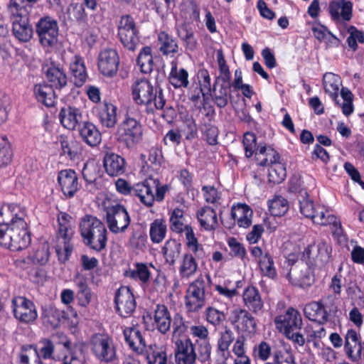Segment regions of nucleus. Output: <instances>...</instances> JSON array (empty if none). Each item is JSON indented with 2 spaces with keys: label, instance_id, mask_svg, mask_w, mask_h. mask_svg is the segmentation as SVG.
Returning <instances> with one entry per match:
<instances>
[{
  "label": "nucleus",
  "instance_id": "obj_1",
  "mask_svg": "<svg viewBox=\"0 0 364 364\" xmlns=\"http://www.w3.org/2000/svg\"><path fill=\"white\" fill-rule=\"evenodd\" d=\"M27 223L23 216L13 215L10 208L0 210V245L12 251L26 248L31 242Z\"/></svg>",
  "mask_w": 364,
  "mask_h": 364
},
{
  "label": "nucleus",
  "instance_id": "obj_2",
  "mask_svg": "<svg viewBox=\"0 0 364 364\" xmlns=\"http://www.w3.org/2000/svg\"><path fill=\"white\" fill-rule=\"evenodd\" d=\"M80 232L85 245L96 252L106 247L107 231L105 225L98 218L85 215L80 223Z\"/></svg>",
  "mask_w": 364,
  "mask_h": 364
},
{
  "label": "nucleus",
  "instance_id": "obj_3",
  "mask_svg": "<svg viewBox=\"0 0 364 364\" xmlns=\"http://www.w3.org/2000/svg\"><path fill=\"white\" fill-rule=\"evenodd\" d=\"M132 95L137 105H145L151 112L154 109H162L166 103L162 90L154 91L153 85L146 78L136 80L133 83Z\"/></svg>",
  "mask_w": 364,
  "mask_h": 364
},
{
  "label": "nucleus",
  "instance_id": "obj_4",
  "mask_svg": "<svg viewBox=\"0 0 364 364\" xmlns=\"http://www.w3.org/2000/svg\"><path fill=\"white\" fill-rule=\"evenodd\" d=\"M299 211L304 217L311 219L314 225L319 226L332 225L334 228V233H341L340 220L331 214L324 205H315L311 199L302 200L299 206Z\"/></svg>",
  "mask_w": 364,
  "mask_h": 364
},
{
  "label": "nucleus",
  "instance_id": "obj_5",
  "mask_svg": "<svg viewBox=\"0 0 364 364\" xmlns=\"http://www.w3.org/2000/svg\"><path fill=\"white\" fill-rule=\"evenodd\" d=\"M58 221L59 245L56 247V253L60 260L65 262L73 250V246L70 242L74 233L72 218L65 213H60L58 215Z\"/></svg>",
  "mask_w": 364,
  "mask_h": 364
},
{
  "label": "nucleus",
  "instance_id": "obj_6",
  "mask_svg": "<svg viewBox=\"0 0 364 364\" xmlns=\"http://www.w3.org/2000/svg\"><path fill=\"white\" fill-rule=\"evenodd\" d=\"M117 136L127 147H133L142 139V125L134 117L126 116L117 127Z\"/></svg>",
  "mask_w": 364,
  "mask_h": 364
},
{
  "label": "nucleus",
  "instance_id": "obj_7",
  "mask_svg": "<svg viewBox=\"0 0 364 364\" xmlns=\"http://www.w3.org/2000/svg\"><path fill=\"white\" fill-rule=\"evenodd\" d=\"M205 305V282L202 276L191 282L185 295V306L188 312L196 313Z\"/></svg>",
  "mask_w": 364,
  "mask_h": 364
},
{
  "label": "nucleus",
  "instance_id": "obj_8",
  "mask_svg": "<svg viewBox=\"0 0 364 364\" xmlns=\"http://www.w3.org/2000/svg\"><path fill=\"white\" fill-rule=\"evenodd\" d=\"M117 36L122 44L129 50H134L139 43V30L130 15L121 16L117 25Z\"/></svg>",
  "mask_w": 364,
  "mask_h": 364
},
{
  "label": "nucleus",
  "instance_id": "obj_9",
  "mask_svg": "<svg viewBox=\"0 0 364 364\" xmlns=\"http://www.w3.org/2000/svg\"><path fill=\"white\" fill-rule=\"evenodd\" d=\"M90 350L95 358L101 363L113 362L117 356L116 349L111 338L95 334L90 340Z\"/></svg>",
  "mask_w": 364,
  "mask_h": 364
},
{
  "label": "nucleus",
  "instance_id": "obj_10",
  "mask_svg": "<svg viewBox=\"0 0 364 364\" xmlns=\"http://www.w3.org/2000/svg\"><path fill=\"white\" fill-rule=\"evenodd\" d=\"M11 309L14 318L21 323H33L38 318L36 306L25 296L12 298Z\"/></svg>",
  "mask_w": 364,
  "mask_h": 364
},
{
  "label": "nucleus",
  "instance_id": "obj_11",
  "mask_svg": "<svg viewBox=\"0 0 364 364\" xmlns=\"http://www.w3.org/2000/svg\"><path fill=\"white\" fill-rule=\"evenodd\" d=\"M36 31L43 46L51 47L57 43L59 28L53 18L48 16L41 18L36 25Z\"/></svg>",
  "mask_w": 364,
  "mask_h": 364
},
{
  "label": "nucleus",
  "instance_id": "obj_12",
  "mask_svg": "<svg viewBox=\"0 0 364 364\" xmlns=\"http://www.w3.org/2000/svg\"><path fill=\"white\" fill-rule=\"evenodd\" d=\"M107 223L113 233L124 232L130 224V217L127 209L120 204L108 206L106 209Z\"/></svg>",
  "mask_w": 364,
  "mask_h": 364
},
{
  "label": "nucleus",
  "instance_id": "obj_13",
  "mask_svg": "<svg viewBox=\"0 0 364 364\" xmlns=\"http://www.w3.org/2000/svg\"><path fill=\"white\" fill-rule=\"evenodd\" d=\"M174 343V356L176 364H196V346L191 338L172 339Z\"/></svg>",
  "mask_w": 364,
  "mask_h": 364
},
{
  "label": "nucleus",
  "instance_id": "obj_14",
  "mask_svg": "<svg viewBox=\"0 0 364 364\" xmlns=\"http://www.w3.org/2000/svg\"><path fill=\"white\" fill-rule=\"evenodd\" d=\"M114 303L117 312L122 317H129L135 311L136 303L132 289L126 286L118 289L115 293Z\"/></svg>",
  "mask_w": 364,
  "mask_h": 364
},
{
  "label": "nucleus",
  "instance_id": "obj_15",
  "mask_svg": "<svg viewBox=\"0 0 364 364\" xmlns=\"http://www.w3.org/2000/svg\"><path fill=\"white\" fill-rule=\"evenodd\" d=\"M230 320L239 333L255 334L257 323L255 318L245 309L237 308L231 311Z\"/></svg>",
  "mask_w": 364,
  "mask_h": 364
},
{
  "label": "nucleus",
  "instance_id": "obj_16",
  "mask_svg": "<svg viewBox=\"0 0 364 364\" xmlns=\"http://www.w3.org/2000/svg\"><path fill=\"white\" fill-rule=\"evenodd\" d=\"M57 181L61 192L67 198H73L80 190V184L78 176L71 168L63 169L59 171Z\"/></svg>",
  "mask_w": 364,
  "mask_h": 364
},
{
  "label": "nucleus",
  "instance_id": "obj_17",
  "mask_svg": "<svg viewBox=\"0 0 364 364\" xmlns=\"http://www.w3.org/2000/svg\"><path fill=\"white\" fill-rule=\"evenodd\" d=\"M97 60L99 70L103 75L112 77L117 74L119 65V57L115 49H103L99 53Z\"/></svg>",
  "mask_w": 364,
  "mask_h": 364
},
{
  "label": "nucleus",
  "instance_id": "obj_18",
  "mask_svg": "<svg viewBox=\"0 0 364 364\" xmlns=\"http://www.w3.org/2000/svg\"><path fill=\"white\" fill-rule=\"evenodd\" d=\"M275 323L277 328L284 333L300 330L303 323L300 313L292 307L287 309L284 315L277 316L275 318Z\"/></svg>",
  "mask_w": 364,
  "mask_h": 364
},
{
  "label": "nucleus",
  "instance_id": "obj_19",
  "mask_svg": "<svg viewBox=\"0 0 364 364\" xmlns=\"http://www.w3.org/2000/svg\"><path fill=\"white\" fill-rule=\"evenodd\" d=\"M157 186V182L153 178L145 179L142 182L134 185L132 194L137 197L139 201L147 207L153 205L155 200L154 189Z\"/></svg>",
  "mask_w": 364,
  "mask_h": 364
},
{
  "label": "nucleus",
  "instance_id": "obj_20",
  "mask_svg": "<svg viewBox=\"0 0 364 364\" xmlns=\"http://www.w3.org/2000/svg\"><path fill=\"white\" fill-rule=\"evenodd\" d=\"M125 343L129 348L139 355L145 353L146 343L144 336L137 326L125 327L123 330Z\"/></svg>",
  "mask_w": 364,
  "mask_h": 364
},
{
  "label": "nucleus",
  "instance_id": "obj_21",
  "mask_svg": "<svg viewBox=\"0 0 364 364\" xmlns=\"http://www.w3.org/2000/svg\"><path fill=\"white\" fill-rule=\"evenodd\" d=\"M117 107L112 103L104 102L95 107L94 112L103 127L113 128L117 122Z\"/></svg>",
  "mask_w": 364,
  "mask_h": 364
},
{
  "label": "nucleus",
  "instance_id": "obj_22",
  "mask_svg": "<svg viewBox=\"0 0 364 364\" xmlns=\"http://www.w3.org/2000/svg\"><path fill=\"white\" fill-rule=\"evenodd\" d=\"M329 12L333 21H348L352 18L353 4L350 1L338 0L329 3Z\"/></svg>",
  "mask_w": 364,
  "mask_h": 364
},
{
  "label": "nucleus",
  "instance_id": "obj_23",
  "mask_svg": "<svg viewBox=\"0 0 364 364\" xmlns=\"http://www.w3.org/2000/svg\"><path fill=\"white\" fill-rule=\"evenodd\" d=\"M32 5L26 0H9L6 11L10 21L29 18Z\"/></svg>",
  "mask_w": 364,
  "mask_h": 364
},
{
  "label": "nucleus",
  "instance_id": "obj_24",
  "mask_svg": "<svg viewBox=\"0 0 364 364\" xmlns=\"http://www.w3.org/2000/svg\"><path fill=\"white\" fill-rule=\"evenodd\" d=\"M82 118V112L80 109L71 106L62 108L59 114L61 124L70 130L75 129L77 126L79 127Z\"/></svg>",
  "mask_w": 364,
  "mask_h": 364
},
{
  "label": "nucleus",
  "instance_id": "obj_25",
  "mask_svg": "<svg viewBox=\"0 0 364 364\" xmlns=\"http://www.w3.org/2000/svg\"><path fill=\"white\" fill-rule=\"evenodd\" d=\"M46 78L50 86L55 89H62L67 84V77L64 70L53 63L47 64L43 67Z\"/></svg>",
  "mask_w": 364,
  "mask_h": 364
},
{
  "label": "nucleus",
  "instance_id": "obj_26",
  "mask_svg": "<svg viewBox=\"0 0 364 364\" xmlns=\"http://www.w3.org/2000/svg\"><path fill=\"white\" fill-rule=\"evenodd\" d=\"M171 324L170 312L164 305H157L154 313V326L161 333L169 331Z\"/></svg>",
  "mask_w": 364,
  "mask_h": 364
},
{
  "label": "nucleus",
  "instance_id": "obj_27",
  "mask_svg": "<svg viewBox=\"0 0 364 364\" xmlns=\"http://www.w3.org/2000/svg\"><path fill=\"white\" fill-rule=\"evenodd\" d=\"M78 129L81 138L89 146H96L101 142V134L93 123L84 122L79 125Z\"/></svg>",
  "mask_w": 364,
  "mask_h": 364
},
{
  "label": "nucleus",
  "instance_id": "obj_28",
  "mask_svg": "<svg viewBox=\"0 0 364 364\" xmlns=\"http://www.w3.org/2000/svg\"><path fill=\"white\" fill-rule=\"evenodd\" d=\"M198 269V262L191 253H185L182 255L178 265V273L181 279L188 280L193 277Z\"/></svg>",
  "mask_w": 364,
  "mask_h": 364
},
{
  "label": "nucleus",
  "instance_id": "obj_29",
  "mask_svg": "<svg viewBox=\"0 0 364 364\" xmlns=\"http://www.w3.org/2000/svg\"><path fill=\"white\" fill-rule=\"evenodd\" d=\"M168 80L175 89L186 88L189 85L188 73L184 68H178L177 63L172 61Z\"/></svg>",
  "mask_w": 364,
  "mask_h": 364
},
{
  "label": "nucleus",
  "instance_id": "obj_30",
  "mask_svg": "<svg viewBox=\"0 0 364 364\" xmlns=\"http://www.w3.org/2000/svg\"><path fill=\"white\" fill-rule=\"evenodd\" d=\"M305 316L311 321L323 323L328 321V314L324 306L318 301H312L307 304L304 309Z\"/></svg>",
  "mask_w": 364,
  "mask_h": 364
},
{
  "label": "nucleus",
  "instance_id": "obj_31",
  "mask_svg": "<svg viewBox=\"0 0 364 364\" xmlns=\"http://www.w3.org/2000/svg\"><path fill=\"white\" fill-rule=\"evenodd\" d=\"M14 36L20 42H28L33 37V29L29 18L11 21Z\"/></svg>",
  "mask_w": 364,
  "mask_h": 364
},
{
  "label": "nucleus",
  "instance_id": "obj_32",
  "mask_svg": "<svg viewBox=\"0 0 364 364\" xmlns=\"http://www.w3.org/2000/svg\"><path fill=\"white\" fill-rule=\"evenodd\" d=\"M253 212L246 204L239 203L233 205L231 210V215L239 227L247 228L252 224Z\"/></svg>",
  "mask_w": 364,
  "mask_h": 364
},
{
  "label": "nucleus",
  "instance_id": "obj_33",
  "mask_svg": "<svg viewBox=\"0 0 364 364\" xmlns=\"http://www.w3.org/2000/svg\"><path fill=\"white\" fill-rule=\"evenodd\" d=\"M104 166L107 173L111 176H117L125 171L124 159L115 154L105 155Z\"/></svg>",
  "mask_w": 364,
  "mask_h": 364
},
{
  "label": "nucleus",
  "instance_id": "obj_34",
  "mask_svg": "<svg viewBox=\"0 0 364 364\" xmlns=\"http://www.w3.org/2000/svg\"><path fill=\"white\" fill-rule=\"evenodd\" d=\"M245 305L249 310L257 313L263 308L264 304L258 289L255 287H247L242 294Z\"/></svg>",
  "mask_w": 364,
  "mask_h": 364
},
{
  "label": "nucleus",
  "instance_id": "obj_35",
  "mask_svg": "<svg viewBox=\"0 0 364 364\" xmlns=\"http://www.w3.org/2000/svg\"><path fill=\"white\" fill-rule=\"evenodd\" d=\"M342 81L339 75L333 73H326L323 77V85L325 92L338 105V97Z\"/></svg>",
  "mask_w": 364,
  "mask_h": 364
},
{
  "label": "nucleus",
  "instance_id": "obj_36",
  "mask_svg": "<svg viewBox=\"0 0 364 364\" xmlns=\"http://www.w3.org/2000/svg\"><path fill=\"white\" fill-rule=\"evenodd\" d=\"M181 245L176 240H168L161 249L166 264L169 266L175 265L180 257Z\"/></svg>",
  "mask_w": 364,
  "mask_h": 364
},
{
  "label": "nucleus",
  "instance_id": "obj_37",
  "mask_svg": "<svg viewBox=\"0 0 364 364\" xmlns=\"http://www.w3.org/2000/svg\"><path fill=\"white\" fill-rule=\"evenodd\" d=\"M197 218L200 225L206 230H212L218 224L215 211L210 207H203L198 210Z\"/></svg>",
  "mask_w": 364,
  "mask_h": 364
},
{
  "label": "nucleus",
  "instance_id": "obj_38",
  "mask_svg": "<svg viewBox=\"0 0 364 364\" xmlns=\"http://www.w3.org/2000/svg\"><path fill=\"white\" fill-rule=\"evenodd\" d=\"M34 95L36 100L47 107H51L55 103V92L53 87L47 84H38L34 87Z\"/></svg>",
  "mask_w": 364,
  "mask_h": 364
},
{
  "label": "nucleus",
  "instance_id": "obj_39",
  "mask_svg": "<svg viewBox=\"0 0 364 364\" xmlns=\"http://www.w3.org/2000/svg\"><path fill=\"white\" fill-rule=\"evenodd\" d=\"M70 70L74 77V83L77 87H81L85 82L87 73L83 60L75 55L72 60Z\"/></svg>",
  "mask_w": 364,
  "mask_h": 364
},
{
  "label": "nucleus",
  "instance_id": "obj_40",
  "mask_svg": "<svg viewBox=\"0 0 364 364\" xmlns=\"http://www.w3.org/2000/svg\"><path fill=\"white\" fill-rule=\"evenodd\" d=\"M159 50L165 55H174L178 51V46L174 38L165 31L158 34Z\"/></svg>",
  "mask_w": 364,
  "mask_h": 364
},
{
  "label": "nucleus",
  "instance_id": "obj_41",
  "mask_svg": "<svg viewBox=\"0 0 364 364\" xmlns=\"http://www.w3.org/2000/svg\"><path fill=\"white\" fill-rule=\"evenodd\" d=\"M307 252L309 254L314 252L313 258L316 260L327 262L331 257V247L326 242L321 241L317 245L309 246Z\"/></svg>",
  "mask_w": 364,
  "mask_h": 364
},
{
  "label": "nucleus",
  "instance_id": "obj_42",
  "mask_svg": "<svg viewBox=\"0 0 364 364\" xmlns=\"http://www.w3.org/2000/svg\"><path fill=\"white\" fill-rule=\"evenodd\" d=\"M268 208L271 215L281 217L288 211L289 205L285 198L275 196L272 199L268 200Z\"/></svg>",
  "mask_w": 364,
  "mask_h": 364
},
{
  "label": "nucleus",
  "instance_id": "obj_43",
  "mask_svg": "<svg viewBox=\"0 0 364 364\" xmlns=\"http://www.w3.org/2000/svg\"><path fill=\"white\" fill-rule=\"evenodd\" d=\"M167 226L163 219H156L150 225L149 235L154 243H160L166 237Z\"/></svg>",
  "mask_w": 364,
  "mask_h": 364
},
{
  "label": "nucleus",
  "instance_id": "obj_44",
  "mask_svg": "<svg viewBox=\"0 0 364 364\" xmlns=\"http://www.w3.org/2000/svg\"><path fill=\"white\" fill-rule=\"evenodd\" d=\"M14 151L11 144L6 136H0V167L9 166L13 159Z\"/></svg>",
  "mask_w": 364,
  "mask_h": 364
},
{
  "label": "nucleus",
  "instance_id": "obj_45",
  "mask_svg": "<svg viewBox=\"0 0 364 364\" xmlns=\"http://www.w3.org/2000/svg\"><path fill=\"white\" fill-rule=\"evenodd\" d=\"M289 191L297 194L299 206L301 205V201L302 200L309 199V194L304 187V182L300 176H294L290 178L289 182Z\"/></svg>",
  "mask_w": 364,
  "mask_h": 364
},
{
  "label": "nucleus",
  "instance_id": "obj_46",
  "mask_svg": "<svg viewBox=\"0 0 364 364\" xmlns=\"http://www.w3.org/2000/svg\"><path fill=\"white\" fill-rule=\"evenodd\" d=\"M20 364H42L37 348L33 346H23L20 354Z\"/></svg>",
  "mask_w": 364,
  "mask_h": 364
},
{
  "label": "nucleus",
  "instance_id": "obj_47",
  "mask_svg": "<svg viewBox=\"0 0 364 364\" xmlns=\"http://www.w3.org/2000/svg\"><path fill=\"white\" fill-rule=\"evenodd\" d=\"M146 352V359L149 364H167L166 353L162 348H159L156 344L149 346Z\"/></svg>",
  "mask_w": 364,
  "mask_h": 364
},
{
  "label": "nucleus",
  "instance_id": "obj_48",
  "mask_svg": "<svg viewBox=\"0 0 364 364\" xmlns=\"http://www.w3.org/2000/svg\"><path fill=\"white\" fill-rule=\"evenodd\" d=\"M137 63L142 73H149L152 71L154 61L151 47L146 46L141 49L137 58Z\"/></svg>",
  "mask_w": 364,
  "mask_h": 364
},
{
  "label": "nucleus",
  "instance_id": "obj_49",
  "mask_svg": "<svg viewBox=\"0 0 364 364\" xmlns=\"http://www.w3.org/2000/svg\"><path fill=\"white\" fill-rule=\"evenodd\" d=\"M287 277L294 285L306 288L311 286L313 279L307 273L306 270L303 272L301 271L300 274H298V270L296 267L291 269L289 273H288Z\"/></svg>",
  "mask_w": 364,
  "mask_h": 364
},
{
  "label": "nucleus",
  "instance_id": "obj_50",
  "mask_svg": "<svg viewBox=\"0 0 364 364\" xmlns=\"http://www.w3.org/2000/svg\"><path fill=\"white\" fill-rule=\"evenodd\" d=\"M259 267L262 274L269 278L274 279L277 276V271L274 267V262L272 257L268 252H265L264 255L259 259Z\"/></svg>",
  "mask_w": 364,
  "mask_h": 364
},
{
  "label": "nucleus",
  "instance_id": "obj_51",
  "mask_svg": "<svg viewBox=\"0 0 364 364\" xmlns=\"http://www.w3.org/2000/svg\"><path fill=\"white\" fill-rule=\"evenodd\" d=\"M126 275L134 279H139L142 283H147L149 280L151 272L148 266L144 263H136L134 269L127 271Z\"/></svg>",
  "mask_w": 364,
  "mask_h": 364
},
{
  "label": "nucleus",
  "instance_id": "obj_52",
  "mask_svg": "<svg viewBox=\"0 0 364 364\" xmlns=\"http://www.w3.org/2000/svg\"><path fill=\"white\" fill-rule=\"evenodd\" d=\"M287 176L284 164L279 162L269 166L268 170L269 181L273 183H280Z\"/></svg>",
  "mask_w": 364,
  "mask_h": 364
},
{
  "label": "nucleus",
  "instance_id": "obj_53",
  "mask_svg": "<svg viewBox=\"0 0 364 364\" xmlns=\"http://www.w3.org/2000/svg\"><path fill=\"white\" fill-rule=\"evenodd\" d=\"M176 33L188 48L193 50L196 48L197 43L193 33L185 24H181L176 27Z\"/></svg>",
  "mask_w": 364,
  "mask_h": 364
},
{
  "label": "nucleus",
  "instance_id": "obj_54",
  "mask_svg": "<svg viewBox=\"0 0 364 364\" xmlns=\"http://www.w3.org/2000/svg\"><path fill=\"white\" fill-rule=\"evenodd\" d=\"M184 220L183 210L179 208L174 209L170 217L171 229L178 233L184 232L186 227H191L185 225Z\"/></svg>",
  "mask_w": 364,
  "mask_h": 364
},
{
  "label": "nucleus",
  "instance_id": "obj_55",
  "mask_svg": "<svg viewBox=\"0 0 364 364\" xmlns=\"http://www.w3.org/2000/svg\"><path fill=\"white\" fill-rule=\"evenodd\" d=\"M234 340V333L230 329L226 328L224 331L221 332L218 341V349L222 353L223 356L229 353V348Z\"/></svg>",
  "mask_w": 364,
  "mask_h": 364
},
{
  "label": "nucleus",
  "instance_id": "obj_56",
  "mask_svg": "<svg viewBox=\"0 0 364 364\" xmlns=\"http://www.w3.org/2000/svg\"><path fill=\"white\" fill-rule=\"evenodd\" d=\"M50 254L49 244L44 242L37 247L31 256V258L34 263L40 265H44L48 262Z\"/></svg>",
  "mask_w": 364,
  "mask_h": 364
},
{
  "label": "nucleus",
  "instance_id": "obj_57",
  "mask_svg": "<svg viewBox=\"0 0 364 364\" xmlns=\"http://www.w3.org/2000/svg\"><path fill=\"white\" fill-rule=\"evenodd\" d=\"M272 355L274 364H296L295 358L289 349H275Z\"/></svg>",
  "mask_w": 364,
  "mask_h": 364
},
{
  "label": "nucleus",
  "instance_id": "obj_58",
  "mask_svg": "<svg viewBox=\"0 0 364 364\" xmlns=\"http://www.w3.org/2000/svg\"><path fill=\"white\" fill-rule=\"evenodd\" d=\"M61 154L67 156L70 159H74L80 152L79 144L77 141L67 139L60 141Z\"/></svg>",
  "mask_w": 364,
  "mask_h": 364
},
{
  "label": "nucleus",
  "instance_id": "obj_59",
  "mask_svg": "<svg viewBox=\"0 0 364 364\" xmlns=\"http://www.w3.org/2000/svg\"><path fill=\"white\" fill-rule=\"evenodd\" d=\"M205 316L206 321L216 326L222 323L225 320V314L217 309L213 306H208L205 311Z\"/></svg>",
  "mask_w": 364,
  "mask_h": 364
},
{
  "label": "nucleus",
  "instance_id": "obj_60",
  "mask_svg": "<svg viewBox=\"0 0 364 364\" xmlns=\"http://www.w3.org/2000/svg\"><path fill=\"white\" fill-rule=\"evenodd\" d=\"M184 233L186 236V244L190 251L195 255L203 251V246L199 244L191 227H186Z\"/></svg>",
  "mask_w": 364,
  "mask_h": 364
},
{
  "label": "nucleus",
  "instance_id": "obj_61",
  "mask_svg": "<svg viewBox=\"0 0 364 364\" xmlns=\"http://www.w3.org/2000/svg\"><path fill=\"white\" fill-rule=\"evenodd\" d=\"M82 174L87 183H94L99 176V167L93 161L87 162L84 164Z\"/></svg>",
  "mask_w": 364,
  "mask_h": 364
},
{
  "label": "nucleus",
  "instance_id": "obj_62",
  "mask_svg": "<svg viewBox=\"0 0 364 364\" xmlns=\"http://www.w3.org/2000/svg\"><path fill=\"white\" fill-rule=\"evenodd\" d=\"M272 348L266 341H261L259 344L255 346L252 354L255 358L262 361L267 360L271 355Z\"/></svg>",
  "mask_w": 364,
  "mask_h": 364
},
{
  "label": "nucleus",
  "instance_id": "obj_63",
  "mask_svg": "<svg viewBox=\"0 0 364 364\" xmlns=\"http://www.w3.org/2000/svg\"><path fill=\"white\" fill-rule=\"evenodd\" d=\"M78 292L77 294L79 304L82 306H87L91 301L92 294L90 288L85 282L78 284Z\"/></svg>",
  "mask_w": 364,
  "mask_h": 364
},
{
  "label": "nucleus",
  "instance_id": "obj_64",
  "mask_svg": "<svg viewBox=\"0 0 364 364\" xmlns=\"http://www.w3.org/2000/svg\"><path fill=\"white\" fill-rule=\"evenodd\" d=\"M257 138L255 134L247 132L243 136V146L245 151V156L251 157L256 150Z\"/></svg>",
  "mask_w": 364,
  "mask_h": 364
}]
</instances>
